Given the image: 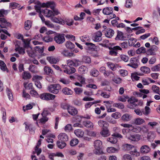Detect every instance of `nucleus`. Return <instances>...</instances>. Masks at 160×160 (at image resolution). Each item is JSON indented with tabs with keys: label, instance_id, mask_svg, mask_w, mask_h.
I'll use <instances>...</instances> for the list:
<instances>
[{
	"label": "nucleus",
	"instance_id": "nucleus-1",
	"mask_svg": "<svg viewBox=\"0 0 160 160\" xmlns=\"http://www.w3.org/2000/svg\"><path fill=\"white\" fill-rule=\"evenodd\" d=\"M41 7L50 8L53 11L48 9L42 10V13L45 16L48 18H51L52 16L58 15L59 12L57 9H55V3L53 1H48L40 4Z\"/></svg>",
	"mask_w": 160,
	"mask_h": 160
},
{
	"label": "nucleus",
	"instance_id": "nucleus-2",
	"mask_svg": "<svg viewBox=\"0 0 160 160\" xmlns=\"http://www.w3.org/2000/svg\"><path fill=\"white\" fill-rule=\"evenodd\" d=\"M8 11L4 9L0 10V17H3L7 15L8 13ZM11 25V23L7 22L4 18H0V27L1 28L7 29V27L10 26Z\"/></svg>",
	"mask_w": 160,
	"mask_h": 160
},
{
	"label": "nucleus",
	"instance_id": "nucleus-3",
	"mask_svg": "<svg viewBox=\"0 0 160 160\" xmlns=\"http://www.w3.org/2000/svg\"><path fill=\"white\" fill-rule=\"evenodd\" d=\"M93 146L95 148L94 153L96 154H100L102 153V142L99 140H96L94 142Z\"/></svg>",
	"mask_w": 160,
	"mask_h": 160
},
{
	"label": "nucleus",
	"instance_id": "nucleus-4",
	"mask_svg": "<svg viewBox=\"0 0 160 160\" xmlns=\"http://www.w3.org/2000/svg\"><path fill=\"white\" fill-rule=\"evenodd\" d=\"M61 87L58 84H51L48 86V90L51 93L57 94L61 89Z\"/></svg>",
	"mask_w": 160,
	"mask_h": 160
},
{
	"label": "nucleus",
	"instance_id": "nucleus-5",
	"mask_svg": "<svg viewBox=\"0 0 160 160\" xmlns=\"http://www.w3.org/2000/svg\"><path fill=\"white\" fill-rule=\"evenodd\" d=\"M128 107L129 108L133 109L137 106L136 102H138V100L134 97H132L128 100Z\"/></svg>",
	"mask_w": 160,
	"mask_h": 160
},
{
	"label": "nucleus",
	"instance_id": "nucleus-6",
	"mask_svg": "<svg viewBox=\"0 0 160 160\" xmlns=\"http://www.w3.org/2000/svg\"><path fill=\"white\" fill-rule=\"evenodd\" d=\"M55 42L59 44L63 43L65 41V38L64 34L57 33L54 38Z\"/></svg>",
	"mask_w": 160,
	"mask_h": 160
},
{
	"label": "nucleus",
	"instance_id": "nucleus-7",
	"mask_svg": "<svg viewBox=\"0 0 160 160\" xmlns=\"http://www.w3.org/2000/svg\"><path fill=\"white\" fill-rule=\"evenodd\" d=\"M61 68L63 70L64 72L69 74H72L76 71V69L74 68L69 67L66 65L62 64L61 65Z\"/></svg>",
	"mask_w": 160,
	"mask_h": 160
},
{
	"label": "nucleus",
	"instance_id": "nucleus-8",
	"mask_svg": "<svg viewBox=\"0 0 160 160\" xmlns=\"http://www.w3.org/2000/svg\"><path fill=\"white\" fill-rule=\"evenodd\" d=\"M56 96L49 93H45L41 94L40 98L42 99L46 100H53Z\"/></svg>",
	"mask_w": 160,
	"mask_h": 160
},
{
	"label": "nucleus",
	"instance_id": "nucleus-9",
	"mask_svg": "<svg viewBox=\"0 0 160 160\" xmlns=\"http://www.w3.org/2000/svg\"><path fill=\"white\" fill-rule=\"evenodd\" d=\"M138 60L136 58H132L130 60V63L127 66H130L134 69H136L138 67Z\"/></svg>",
	"mask_w": 160,
	"mask_h": 160
},
{
	"label": "nucleus",
	"instance_id": "nucleus-10",
	"mask_svg": "<svg viewBox=\"0 0 160 160\" xmlns=\"http://www.w3.org/2000/svg\"><path fill=\"white\" fill-rule=\"evenodd\" d=\"M128 38L126 34H124L121 31H117V35L115 38L116 40L124 41L126 40Z\"/></svg>",
	"mask_w": 160,
	"mask_h": 160
},
{
	"label": "nucleus",
	"instance_id": "nucleus-11",
	"mask_svg": "<svg viewBox=\"0 0 160 160\" xmlns=\"http://www.w3.org/2000/svg\"><path fill=\"white\" fill-rule=\"evenodd\" d=\"M68 112L72 116H74L78 113V111L74 107L68 104L66 105Z\"/></svg>",
	"mask_w": 160,
	"mask_h": 160
},
{
	"label": "nucleus",
	"instance_id": "nucleus-12",
	"mask_svg": "<svg viewBox=\"0 0 160 160\" xmlns=\"http://www.w3.org/2000/svg\"><path fill=\"white\" fill-rule=\"evenodd\" d=\"M102 33L100 31H98L95 33L93 37V39L94 41L99 42L102 40Z\"/></svg>",
	"mask_w": 160,
	"mask_h": 160
},
{
	"label": "nucleus",
	"instance_id": "nucleus-13",
	"mask_svg": "<svg viewBox=\"0 0 160 160\" xmlns=\"http://www.w3.org/2000/svg\"><path fill=\"white\" fill-rule=\"evenodd\" d=\"M96 95L98 96L100 95L103 98H109L110 96V93H108L106 92H103L101 90H98L97 91Z\"/></svg>",
	"mask_w": 160,
	"mask_h": 160
},
{
	"label": "nucleus",
	"instance_id": "nucleus-14",
	"mask_svg": "<svg viewBox=\"0 0 160 160\" xmlns=\"http://www.w3.org/2000/svg\"><path fill=\"white\" fill-rule=\"evenodd\" d=\"M58 138L62 142H65L68 139V136L64 133H61L58 136Z\"/></svg>",
	"mask_w": 160,
	"mask_h": 160
},
{
	"label": "nucleus",
	"instance_id": "nucleus-15",
	"mask_svg": "<svg viewBox=\"0 0 160 160\" xmlns=\"http://www.w3.org/2000/svg\"><path fill=\"white\" fill-rule=\"evenodd\" d=\"M127 138L132 141H138L140 140V136L137 134L129 135Z\"/></svg>",
	"mask_w": 160,
	"mask_h": 160
},
{
	"label": "nucleus",
	"instance_id": "nucleus-16",
	"mask_svg": "<svg viewBox=\"0 0 160 160\" xmlns=\"http://www.w3.org/2000/svg\"><path fill=\"white\" fill-rule=\"evenodd\" d=\"M113 12V8L111 7H106L102 9V13L105 15L111 14Z\"/></svg>",
	"mask_w": 160,
	"mask_h": 160
},
{
	"label": "nucleus",
	"instance_id": "nucleus-17",
	"mask_svg": "<svg viewBox=\"0 0 160 160\" xmlns=\"http://www.w3.org/2000/svg\"><path fill=\"white\" fill-rule=\"evenodd\" d=\"M150 148L148 145H145L142 146L140 148V151L141 153H147L150 151Z\"/></svg>",
	"mask_w": 160,
	"mask_h": 160
},
{
	"label": "nucleus",
	"instance_id": "nucleus-18",
	"mask_svg": "<svg viewBox=\"0 0 160 160\" xmlns=\"http://www.w3.org/2000/svg\"><path fill=\"white\" fill-rule=\"evenodd\" d=\"M114 33V31L112 29L108 28L106 30L105 33V36L108 38H111Z\"/></svg>",
	"mask_w": 160,
	"mask_h": 160
},
{
	"label": "nucleus",
	"instance_id": "nucleus-19",
	"mask_svg": "<svg viewBox=\"0 0 160 160\" xmlns=\"http://www.w3.org/2000/svg\"><path fill=\"white\" fill-rule=\"evenodd\" d=\"M100 133L103 137H107L110 134L109 131L107 128H103L102 130L100 132Z\"/></svg>",
	"mask_w": 160,
	"mask_h": 160
},
{
	"label": "nucleus",
	"instance_id": "nucleus-20",
	"mask_svg": "<svg viewBox=\"0 0 160 160\" xmlns=\"http://www.w3.org/2000/svg\"><path fill=\"white\" fill-rule=\"evenodd\" d=\"M62 92L65 95H71L73 93L72 91L70 88H64L62 90Z\"/></svg>",
	"mask_w": 160,
	"mask_h": 160
},
{
	"label": "nucleus",
	"instance_id": "nucleus-21",
	"mask_svg": "<svg viewBox=\"0 0 160 160\" xmlns=\"http://www.w3.org/2000/svg\"><path fill=\"white\" fill-rule=\"evenodd\" d=\"M27 52L28 56L31 58H34L36 56V54L32 50L31 47L28 48Z\"/></svg>",
	"mask_w": 160,
	"mask_h": 160
},
{
	"label": "nucleus",
	"instance_id": "nucleus-22",
	"mask_svg": "<svg viewBox=\"0 0 160 160\" xmlns=\"http://www.w3.org/2000/svg\"><path fill=\"white\" fill-rule=\"evenodd\" d=\"M142 128L141 127L137 126H133L132 125L130 129V131L136 133L140 132Z\"/></svg>",
	"mask_w": 160,
	"mask_h": 160
},
{
	"label": "nucleus",
	"instance_id": "nucleus-23",
	"mask_svg": "<svg viewBox=\"0 0 160 160\" xmlns=\"http://www.w3.org/2000/svg\"><path fill=\"white\" fill-rule=\"evenodd\" d=\"M100 102V100L95 101L93 102H89L86 103L85 105L86 108L87 109L90 108L92 105L95 104L99 103Z\"/></svg>",
	"mask_w": 160,
	"mask_h": 160
},
{
	"label": "nucleus",
	"instance_id": "nucleus-24",
	"mask_svg": "<svg viewBox=\"0 0 160 160\" xmlns=\"http://www.w3.org/2000/svg\"><path fill=\"white\" fill-rule=\"evenodd\" d=\"M0 67L2 71H6L7 72H8V70L6 64L3 61L1 60H0Z\"/></svg>",
	"mask_w": 160,
	"mask_h": 160
},
{
	"label": "nucleus",
	"instance_id": "nucleus-25",
	"mask_svg": "<svg viewBox=\"0 0 160 160\" xmlns=\"http://www.w3.org/2000/svg\"><path fill=\"white\" fill-rule=\"evenodd\" d=\"M65 46L68 49H73L75 46L74 44L70 41H68L66 42Z\"/></svg>",
	"mask_w": 160,
	"mask_h": 160
},
{
	"label": "nucleus",
	"instance_id": "nucleus-26",
	"mask_svg": "<svg viewBox=\"0 0 160 160\" xmlns=\"http://www.w3.org/2000/svg\"><path fill=\"white\" fill-rule=\"evenodd\" d=\"M78 71L81 74H84L87 72L88 68L82 65L78 68Z\"/></svg>",
	"mask_w": 160,
	"mask_h": 160
},
{
	"label": "nucleus",
	"instance_id": "nucleus-27",
	"mask_svg": "<svg viewBox=\"0 0 160 160\" xmlns=\"http://www.w3.org/2000/svg\"><path fill=\"white\" fill-rule=\"evenodd\" d=\"M83 124L85 127L90 128H93L94 126L93 123L90 121L83 122Z\"/></svg>",
	"mask_w": 160,
	"mask_h": 160
},
{
	"label": "nucleus",
	"instance_id": "nucleus-28",
	"mask_svg": "<svg viewBox=\"0 0 160 160\" xmlns=\"http://www.w3.org/2000/svg\"><path fill=\"white\" fill-rule=\"evenodd\" d=\"M24 124L26 125L25 130H29L30 132L31 133H34V130L31 124H30L28 125L26 124V122H24Z\"/></svg>",
	"mask_w": 160,
	"mask_h": 160
},
{
	"label": "nucleus",
	"instance_id": "nucleus-29",
	"mask_svg": "<svg viewBox=\"0 0 160 160\" xmlns=\"http://www.w3.org/2000/svg\"><path fill=\"white\" fill-rule=\"evenodd\" d=\"M98 124L100 127H102L103 128H107L109 125L108 122L102 120L99 121H98Z\"/></svg>",
	"mask_w": 160,
	"mask_h": 160
},
{
	"label": "nucleus",
	"instance_id": "nucleus-30",
	"mask_svg": "<svg viewBox=\"0 0 160 160\" xmlns=\"http://www.w3.org/2000/svg\"><path fill=\"white\" fill-rule=\"evenodd\" d=\"M123 149L125 151H130L134 148V146L130 144H125L122 146Z\"/></svg>",
	"mask_w": 160,
	"mask_h": 160
},
{
	"label": "nucleus",
	"instance_id": "nucleus-31",
	"mask_svg": "<svg viewBox=\"0 0 160 160\" xmlns=\"http://www.w3.org/2000/svg\"><path fill=\"white\" fill-rule=\"evenodd\" d=\"M122 160H134V158L131 155L126 154L124 155L122 158Z\"/></svg>",
	"mask_w": 160,
	"mask_h": 160
},
{
	"label": "nucleus",
	"instance_id": "nucleus-32",
	"mask_svg": "<svg viewBox=\"0 0 160 160\" xmlns=\"http://www.w3.org/2000/svg\"><path fill=\"white\" fill-rule=\"evenodd\" d=\"M132 118L131 116L128 113L124 114L122 117V120L124 121H130Z\"/></svg>",
	"mask_w": 160,
	"mask_h": 160
},
{
	"label": "nucleus",
	"instance_id": "nucleus-33",
	"mask_svg": "<svg viewBox=\"0 0 160 160\" xmlns=\"http://www.w3.org/2000/svg\"><path fill=\"white\" fill-rule=\"evenodd\" d=\"M74 133L78 137H82L84 135V132L81 129L75 130L74 131Z\"/></svg>",
	"mask_w": 160,
	"mask_h": 160
},
{
	"label": "nucleus",
	"instance_id": "nucleus-34",
	"mask_svg": "<svg viewBox=\"0 0 160 160\" xmlns=\"http://www.w3.org/2000/svg\"><path fill=\"white\" fill-rule=\"evenodd\" d=\"M22 77L23 79L26 80L29 79L31 77V74L27 71H24L22 74Z\"/></svg>",
	"mask_w": 160,
	"mask_h": 160
},
{
	"label": "nucleus",
	"instance_id": "nucleus-35",
	"mask_svg": "<svg viewBox=\"0 0 160 160\" xmlns=\"http://www.w3.org/2000/svg\"><path fill=\"white\" fill-rule=\"evenodd\" d=\"M50 18L52 21L53 22L61 24H63V23H64V22L62 21V20L58 19L57 18L54 17V16H52Z\"/></svg>",
	"mask_w": 160,
	"mask_h": 160
},
{
	"label": "nucleus",
	"instance_id": "nucleus-36",
	"mask_svg": "<svg viewBox=\"0 0 160 160\" xmlns=\"http://www.w3.org/2000/svg\"><path fill=\"white\" fill-rule=\"evenodd\" d=\"M62 21L64 22L63 24L66 23L68 26H71L73 23V21L71 19L66 18L64 20H62Z\"/></svg>",
	"mask_w": 160,
	"mask_h": 160
},
{
	"label": "nucleus",
	"instance_id": "nucleus-37",
	"mask_svg": "<svg viewBox=\"0 0 160 160\" xmlns=\"http://www.w3.org/2000/svg\"><path fill=\"white\" fill-rule=\"evenodd\" d=\"M44 71L46 74L47 75L52 74L53 73V71L51 68L47 66L44 67Z\"/></svg>",
	"mask_w": 160,
	"mask_h": 160
},
{
	"label": "nucleus",
	"instance_id": "nucleus-38",
	"mask_svg": "<svg viewBox=\"0 0 160 160\" xmlns=\"http://www.w3.org/2000/svg\"><path fill=\"white\" fill-rule=\"evenodd\" d=\"M145 122V120L141 118H138L135 119L134 123L136 125H140Z\"/></svg>",
	"mask_w": 160,
	"mask_h": 160
},
{
	"label": "nucleus",
	"instance_id": "nucleus-39",
	"mask_svg": "<svg viewBox=\"0 0 160 160\" xmlns=\"http://www.w3.org/2000/svg\"><path fill=\"white\" fill-rule=\"evenodd\" d=\"M81 41L85 43L86 42H89L90 41L91 39L88 36L85 35L81 37L80 38Z\"/></svg>",
	"mask_w": 160,
	"mask_h": 160
},
{
	"label": "nucleus",
	"instance_id": "nucleus-40",
	"mask_svg": "<svg viewBox=\"0 0 160 160\" xmlns=\"http://www.w3.org/2000/svg\"><path fill=\"white\" fill-rule=\"evenodd\" d=\"M28 70L31 72L33 73L37 72V67L34 65H31L28 68Z\"/></svg>",
	"mask_w": 160,
	"mask_h": 160
},
{
	"label": "nucleus",
	"instance_id": "nucleus-41",
	"mask_svg": "<svg viewBox=\"0 0 160 160\" xmlns=\"http://www.w3.org/2000/svg\"><path fill=\"white\" fill-rule=\"evenodd\" d=\"M32 26L31 22L30 20H27L25 22L24 28L25 29L28 30L30 29Z\"/></svg>",
	"mask_w": 160,
	"mask_h": 160
},
{
	"label": "nucleus",
	"instance_id": "nucleus-42",
	"mask_svg": "<svg viewBox=\"0 0 160 160\" xmlns=\"http://www.w3.org/2000/svg\"><path fill=\"white\" fill-rule=\"evenodd\" d=\"M7 93L8 97L10 100L12 101L13 100V96L11 92V91L8 88H7Z\"/></svg>",
	"mask_w": 160,
	"mask_h": 160
},
{
	"label": "nucleus",
	"instance_id": "nucleus-43",
	"mask_svg": "<svg viewBox=\"0 0 160 160\" xmlns=\"http://www.w3.org/2000/svg\"><path fill=\"white\" fill-rule=\"evenodd\" d=\"M140 70L142 72L144 73H148L150 72V69L146 67H142L141 68Z\"/></svg>",
	"mask_w": 160,
	"mask_h": 160
},
{
	"label": "nucleus",
	"instance_id": "nucleus-44",
	"mask_svg": "<svg viewBox=\"0 0 160 160\" xmlns=\"http://www.w3.org/2000/svg\"><path fill=\"white\" fill-rule=\"evenodd\" d=\"M129 98V97L127 96L123 95L118 97V100L119 101L124 102L127 101Z\"/></svg>",
	"mask_w": 160,
	"mask_h": 160
},
{
	"label": "nucleus",
	"instance_id": "nucleus-45",
	"mask_svg": "<svg viewBox=\"0 0 160 160\" xmlns=\"http://www.w3.org/2000/svg\"><path fill=\"white\" fill-rule=\"evenodd\" d=\"M47 60L51 63L55 64L56 63L58 62L57 60L53 57H48L47 58Z\"/></svg>",
	"mask_w": 160,
	"mask_h": 160
},
{
	"label": "nucleus",
	"instance_id": "nucleus-46",
	"mask_svg": "<svg viewBox=\"0 0 160 160\" xmlns=\"http://www.w3.org/2000/svg\"><path fill=\"white\" fill-rule=\"evenodd\" d=\"M15 50L16 52H18L20 54H24L25 53V50L23 48L19 46L16 48Z\"/></svg>",
	"mask_w": 160,
	"mask_h": 160
},
{
	"label": "nucleus",
	"instance_id": "nucleus-47",
	"mask_svg": "<svg viewBox=\"0 0 160 160\" xmlns=\"http://www.w3.org/2000/svg\"><path fill=\"white\" fill-rule=\"evenodd\" d=\"M57 144L58 147L62 149L65 147L66 144L65 142L58 141L57 142Z\"/></svg>",
	"mask_w": 160,
	"mask_h": 160
},
{
	"label": "nucleus",
	"instance_id": "nucleus-48",
	"mask_svg": "<svg viewBox=\"0 0 160 160\" xmlns=\"http://www.w3.org/2000/svg\"><path fill=\"white\" fill-rule=\"evenodd\" d=\"M107 151L108 152L111 153L117 152L118 151V150L113 147H110L107 148Z\"/></svg>",
	"mask_w": 160,
	"mask_h": 160
},
{
	"label": "nucleus",
	"instance_id": "nucleus-49",
	"mask_svg": "<svg viewBox=\"0 0 160 160\" xmlns=\"http://www.w3.org/2000/svg\"><path fill=\"white\" fill-rule=\"evenodd\" d=\"M43 40L45 42H48L52 41L53 38L50 36L47 35L43 38Z\"/></svg>",
	"mask_w": 160,
	"mask_h": 160
},
{
	"label": "nucleus",
	"instance_id": "nucleus-50",
	"mask_svg": "<svg viewBox=\"0 0 160 160\" xmlns=\"http://www.w3.org/2000/svg\"><path fill=\"white\" fill-rule=\"evenodd\" d=\"M108 67L112 71H114L116 69L115 64L112 62H108L107 63Z\"/></svg>",
	"mask_w": 160,
	"mask_h": 160
},
{
	"label": "nucleus",
	"instance_id": "nucleus-51",
	"mask_svg": "<svg viewBox=\"0 0 160 160\" xmlns=\"http://www.w3.org/2000/svg\"><path fill=\"white\" fill-rule=\"evenodd\" d=\"M99 74V72L95 68L92 69L90 72V75L93 77H97Z\"/></svg>",
	"mask_w": 160,
	"mask_h": 160
},
{
	"label": "nucleus",
	"instance_id": "nucleus-52",
	"mask_svg": "<svg viewBox=\"0 0 160 160\" xmlns=\"http://www.w3.org/2000/svg\"><path fill=\"white\" fill-rule=\"evenodd\" d=\"M48 120V118L47 117L42 116V117L39 120V122L42 124H43L47 122Z\"/></svg>",
	"mask_w": 160,
	"mask_h": 160
},
{
	"label": "nucleus",
	"instance_id": "nucleus-53",
	"mask_svg": "<svg viewBox=\"0 0 160 160\" xmlns=\"http://www.w3.org/2000/svg\"><path fill=\"white\" fill-rule=\"evenodd\" d=\"M137 40L133 38H130L128 40L129 45L130 46H134L135 43L136 42Z\"/></svg>",
	"mask_w": 160,
	"mask_h": 160
},
{
	"label": "nucleus",
	"instance_id": "nucleus-54",
	"mask_svg": "<svg viewBox=\"0 0 160 160\" xmlns=\"http://www.w3.org/2000/svg\"><path fill=\"white\" fill-rule=\"evenodd\" d=\"M30 94L33 97L37 98L38 97L39 94L38 92L34 89L31 90L30 91Z\"/></svg>",
	"mask_w": 160,
	"mask_h": 160
},
{
	"label": "nucleus",
	"instance_id": "nucleus-55",
	"mask_svg": "<svg viewBox=\"0 0 160 160\" xmlns=\"http://www.w3.org/2000/svg\"><path fill=\"white\" fill-rule=\"evenodd\" d=\"M91 60L90 58L87 56H84L82 58V62L85 63H90L91 62Z\"/></svg>",
	"mask_w": 160,
	"mask_h": 160
},
{
	"label": "nucleus",
	"instance_id": "nucleus-56",
	"mask_svg": "<svg viewBox=\"0 0 160 160\" xmlns=\"http://www.w3.org/2000/svg\"><path fill=\"white\" fill-rule=\"evenodd\" d=\"M136 53L138 54L141 53H145L146 52V49L144 47H141L138 48L136 51Z\"/></svg>",
	"mask_w": 160,
	"mask_h": 160
},
{
	"label": "nucleus",
	"instance_id": "nucleus-57",
	"mask_svg": "<svg viewBox=\"0 0 160 160\" xmlns=\"http://www.w3.org/2000/svg\"><path fill=\"white\" fill-rule=\"evenodd\" d=\"M142 112L144 115H148L150 112V108L147 106L145 107L144 110H142Z\"/></svg>",
	"mask_w": 160,
	"mask_h": 160
},
{
	"label": "nucleus",
	"instance_id": "nucleus-58",
	"mask_svg": "<svg viewBox=\"0 0 160 160\" xmlns=\"http://www.w3.org/2000/svg\"><path fill=\"white\" fill-rule=\"evenodd\" d=\"M131 78L132 81H138L140 78V77L138 76L136 73H132Z\"/></svg>",
	"mask_w": 160,
	"mask_h": 160
},
{
	"label": "nucleus",
	"instance_id": "nucleus-59",
	"mask_svg": "<svg viewBox=\"0 0 160 160\" xmlns=\"http://www.w3.org/2000/svg\"><path fill=\"white\" fill-rule=\"evenodd\" d=\"M119 72L120 75L123 77L127 76L128 74V71L125 70L121 69Z\"/></svg>",
	"mask_w": 160,
	"mask_h": 160
},
{
	"label": "nucleus",
	"instance_id": "nucleus-60",
	"mask_svg": "<svg viewBox=\"0 0 160 160\" xmlns=\"http://www.w3.org/2000/svg\"><path fill=\"white\" fill-rule=\"evenodd\" d=\"M31 40L29 39H27L25 40L23 39L22 41L24 43V46L25 48L29 47L30 45V42Z\"/></svg>",
	"mask_w": 160,
	"mask_h": 160
},
{
	"label": "nucleus",
	"instance_id": "nucleus-61",
	"mask_svg": "<svg viewBox=\"0 0 160 160\" xmlns=\"http://www.w3.org/2000/svg\"><path fill=\"white\" fill-rule=\"evenodd\" d=\"M78 143V140L77 139H72L70 142V145L71 146H74L77 145Z\"/></svg>",
	"mask_w": 160,
	"mask_h": 160
},
{
	"label": "nucleus",
	"instance_id": "nucleus-62",
	"mask_svg": "<svg viewBox=\"0 0 160 160\" xmlns=\"http://www.w3.org/2000/svg\"><path fill=\"white\" fill-rule=\"evenodd\" d=\"M110 137L108 139V141L112 143H115L117 142V138L114 137Z\"/></svg>",
	"mask_w": 160,
	"mask_h": 160
},
{
	"label": "nucleus",
	"instance_id": "nucleus-63",
	"mask_svg": "<svg viewBox=\"0 0 160 160\" xmlns=\"http://www.w3.org/2000/svg\"><path fill=\"white\" fill-rule=\"evenodd\" d=\"M130 131V130L128 129L124 128L122 130V132L125 135L126 137L127 138L129 135V131Z\"/></svg>",
	"mask_w": 160,
	"mask_h": 160
},
{
	"label": "nucleus",
	"instance_id": "nucleus-64",
	"mask_svg": "<svg viewBox=\"0 0 160 160\" xmlns=\"http://www.w3.org/2000/svg\"><path fill=\"white\" fill-rule=\"evenodd\" d=\"M42 77L37 75L34 76L32 78V80L34 82L39 81V80L42 79Z\"/></svg>",
	"mask_w": 160,
	"mask_h": 160
}]
</instances>
